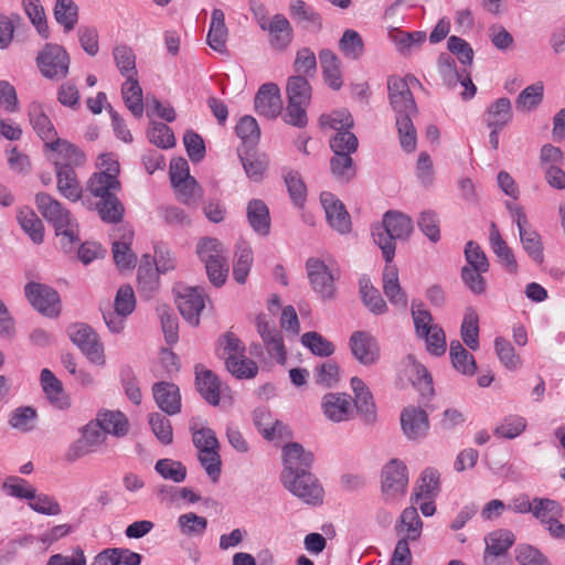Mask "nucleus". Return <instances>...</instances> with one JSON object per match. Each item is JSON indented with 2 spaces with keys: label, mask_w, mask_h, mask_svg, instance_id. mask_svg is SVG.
Wrapping results in <instances>:
<instances>
[{
  "label": "nucleus",
  "mask_w": 565,
  "mask_h": 565,
  "mask_svg": "<svg viewBox=\"0 0 565 565\" xmlns=\"http://www.w3.org/2000/svg\"><path fill=\"white\" fill-rule=\"evenodd\" d=\"M247 220L252 228L259 235L266 236L270 231L269 210L264 201L254 199L247 204Z\"/></svg>",
  "instance_id": "36"
},
{
  "label": "nucleus",
  "mask_w": 565,
  "mask_h": 565,
  "mask_svg": "<svg viewBox=\"0 0 565 565\" xmlns=\"http://www.w3.org/2000/svg\"><path fill=\"white\" fill-rule=\"evenodd\" d=\"M152 395L157 406L167 415L181 412V394L179 387L171 382H157L152 385Z\"/></svg>",
  "instance_id": "20"
},
{
  "label": "nucleus",
  "mask_w": 565,
  "mask_h": 565,
  "mask_svg": "<svg viewBox=\"0 0 565 565\" xmlns=\"http://www.w3.org/2000/svg\"><path fill=\"white\" fill-rule=\"evenodd\" d=\"M256 327L269 355L275 358L279 364H285L287 354L279 331L270 327L265 315H259L256 318Z\"/></svg>",
  "instance_id": "21"
},
{
  "label": "nucleus",
  "mask_w": 565,
  "mask_h": 565,
  "mask_svg": "<svg viewBox=\"0 0 565 565\" xmlns=\"http://www.w3.org/2000/svg\"><path fill=\"white\" fill-rule=\"evenodd\" d=\"M72 342L94 364L104 365L105 354L103 343L97 333L85 323H75L68 328Z\"/></svg>",
  "instance_id": "8"
},
{
  "label": "nucleus",
  "mask_w": 565,
  "mask_h": 565,
  "mask_svg": "<svg viewBox=\"0 0 565 565\" xmlns=\"http://www.w3.org/2000/svg\"><path fill=\"white\" fill-rule=\"evenodd\" d=\"M54 19L65 32L72 31L78 21V7L73 0H56L53 9Z\"/></svg>",
  "instance_id": "45"
},
{
  "label": "nucleus",
  "mask_w": 565,
  "mask_h": 565,
  "mask_svg": "<svg viewBox=\"0 0 565 565\" xmlns=\"http://www.w3.org/2000/svg\"><path fill=\"white\" fill-rule=\"evenodd\" d=\"M178 309L183 319L193 327L200 323V313L205 307L203 289L191 287L184 289L177 299Z\"/></svg>",
  "instance_id": "16"
},
{
  "label": "nucleus",
  "mask_w": 565,
  "mask_h": 565,
  "mask_svg": "<svg viewBox=\"0 0 565 565\" xmlns=\"http://www.w3.org/2000/svg\"><path fill=\"white\" fill-rule=\"evenodd\" d=\"M449 355L452 366L465 375H473L477 369L476 360L458 340L450 342Z\"/></svg>",
  "instance_id": "42"
},
{
  "label": "nucleus",
  "mask_w": 565,
  "mask_h": 565,
  "mask_svg": "<svg viewBox=\"0 0 565 565\" xmlns=\"http://www.w3.org/2000/svg\"><path fill=\"white\" fill-rule=\"evenodd\" d=\"M40 380L46 398L55 408L66 409L70 407V398L64 392L62 382L49 369L41 371Z\"/></svg>",
  "instance_id": "27"
},
{
  "label": "nucleus",
  "mask_w": 565,
  "mask_h": 565,
  "mask_svg": "<svg viewBox=\"0 0 565 565\" xmlns=\"http://www.w3.org/2000/svg\"><path fill=\"white\" fill-rule=\"evenodd\" d=\"M121 94L127 108L135 117L140 118L143 114L142 89L134 76L127 77Z\"/></svg>",
  "instance_id": "40"
},
{
  "label": "nucleus",
  "mask_w": 565,
  "mask_h": 565,
  "mask_svg": "<svg viewBox=\"0 0 565 565\" xmlns=\"http://www.w3.org/2000/svg\"><path fill=\"white\" fill-rule=\"evenodd\" d=\"M154 470L163 479L175 483L183 482L186 478V467L181 461L169 458L159 459L154 465Z\"/></svg>",
  "instance_id": "54"
},
{
  "label": "nucleus",
  "mask_w": 565,
  "mask_h": 565,
  "mask_svg": "<svg viewBox=\"0 0 565 565\" xmlns=\"http://www.w3.org/2000/svg\"><path fill=\"white\" fill-rule=\"evenodd\" d=\"M409 82L419 84L414 76L390 77L387 82L388 99L396 114V120L401 117L413 118L417 114V106L409 88Z\"/></svg>",
  "instance_id": "7"
},
{
  "label": "nucleus",
  "mask_w": 565,
  "mask_h": 565,
  "mask_svg": "<svg viewBox=\"0 0 565 565\" xmlns=\"http://www.w3.org/2000/svg\"><path fill=\"white\" fill-rule=\"evenodd\" d=\"M264 31L269 33L270 44L277 50L286 49L292 40L291 25L282 14L274 15Z\"/></svg>",
  "instance_id": "37"
},
{
  "label": "nucleus",
  "mask_w": 565,
  "mask_h": 565,
  "mask_svg": "<svg viewBox=\"0 0 565 565\" xmlns=\"http://www.w3.org/2000/svg\"><path fill=\"white\" fill-rule=\"evenodd\" d=\"M513 118L511 100L501 97L493 102L484 114V122L488 128L503 129Z\"/></svg>",
  "instance_id": "31"
},
{
  "label": "nucleus",
  "mask_w": 565,
  "mask_h": 565,
  "mask_svg": "<svg viewBox=\"0 0 565 565\" xmlns=\"http://www.w3.org/2000/svg\"><path fill=\"white\" fill-rule=\"evenodd\" d=\"M286 92L288 100H295V103L307 105L310 104L311 86L305 76H290L287 82Z\"/></svg>",
  "instance_id": "51"
},
{
  "label": "nucleus",
  "mask_w": 565,
  "mask_h": 565,
  "mask_svg": "<svg viewBox=\"0 0 565 565\" xmlns=\"http://www.w3.org/2000/svg\"><path fill=\"white\" fill-rule=\"evenodd\" d=\"M308 278L312 289L323 299L334 298V278L328 266L317 258H310L306 264Z\"/></svg>",
  "instance_id": "13"
},
{
  "label": "nucleus",
  "mask_w": 565,
  "mask_h": 565,
  "mask_svg": "<svg viewBox=\"0 0 565 565\" xmlns=\"http://www.w3.org/2000/svg\"><path fill=\"white\" fill-rule=\"evenodd\" d=\"M408 470L406 465L398 460H390L382 470V498L386 503L394 504L401 501L407 491Z\"/></svg>",
  "instance_id": "6"
},
{
  "label": "nucleus",
  "mask_w": 565,
  "mask_h": 565,
  "mask_svg": "<svg viewBox=\"0 0 565 565\" xmlns=\"http://www.w3.org/2000/svg\"><path fill=\"white\" fill-rule=\"evenodd\" d=\"M143 258L145 263L140 264L138 268V286L147 296H150L158 288L159 271L157 268L152 267L150 257L148 255H146Z\"/></svg>",
  "instance_id": "59"
},
{
  "label": "nucleus",
  "mask_w": 565,
  "mask_h": 565,
  "mask_svg": "<svg viewBox=\"0 0 565 565\" xmlns=\"http://www.w3.org/2000/svg\"><path fill=\"white\" fill-rule=\"evenodd\" d=\"M413 230V220L398 211H387L382 222L372 227L373 241L381 248L386 263H391L395 256V242L408 239Z\"/></svg>",
  "instance_id": "2"
},
{
  "label": "nucleus",
  "mask_w": 565,
  "mask_h": 565,
  "mask_svg": "<svg viewBox=\"0 0 565 565\" xmlns=\"http://www.w3.org/2000/svg\"><path fill=\"white\" fill-rule=\"evenodd\" d=\"M172 185L177 191L179 201L183 204H194L202 198V188L193 177L184 179L180 181V183L177 182Z\"/></svg>",
  "instance_id": "64"
},
{
  "label": "nucleus",
  "mask_w": 565,
  "mask_h": 565,
  "mask_svg": "<svg viewBox=\"0 0 565 565\" xmlns=\"http://www.w3.org/2000/svg\"><path fill=\"white\" fill-rule=\"evenodd\" d=\"M35 204L42 216L53 225L56 236L61 237L63 249L72 250L74 244L79 242V237L78 224L71 212L45 192L36 194Z\"/></svg>",
  "instance_id": "1"
},
{
  "label": "nucleus",
  "mask_w": 565,
  "mask_h": 565,
  "mask_svg": "<svg viewBox=\"0 0 565 565\" xmlns=\"http://www.w3.org/2000/svg\"><path fill=\"white\" fill-rule=\"evenodd\" d=\"M253 265V252L246 243L236 245L233 263V277L238 284H245Z\"/></svg>",
  "instance_id": "43"
},
{
  "label": "nucleus",
  "mask_w": 565,
  "mask_h": 565,
  "mask_svg": "<svg viewBox=\"0 0 565 565\" xmlns=\"http://www.w3.org/2000/svg\"><path fill=\"white\" fill-rule=\"evenodd\" d=\"M514 543V535L509 530H498L486 537V550L504 555Z\"/></svg>",
  "instance_id": "63"
},
{
  "label": "nucleus",
  "mask_w": 565,
  "mask_h": 565,
  "mask_svg": "<svg viewBox=\"0 0 565 565\" xmlns=\"http://www.w3.org/2000/svg\"><path fill=\"white\" fill-rule=\"evenodd\" d=\"M332 175L340 182H349L355 175L351 154L334 153L330 160Z\"/></svg>",
  "instance_id": "56"
},
{
  "label": "nucleus",
  "mask_w": 565,
  "mask_h": 565,
  "mask_svg": "<svg viewBox=\"0 0 565 565\" xmlns=\"http://www.w3.org/2000/svg\"><path fill=\"white\" fill-rule=\"evenodd\" d=\"M319 60L326 83L334 90L340 89L343 82L339 57L331 50L323 49L319 53Z\"/></svg>",
  "instance_id": "33"
},
{
  "label": "nucleus",
  "mask_w": 565,
  "mask_h": 565,
  "mask_svg": "<svg viewBox=\"0 0 565 565\" xmlns=\"http://www.w3.org/2000/svg\"><path fill=\"white\" fill-rule=\"evenodd\" d=\"M38 420L36 409L31 406H20L12 411L9 425L21 431L29 433L35 428Z\"/></svg>",
  "instance_id": "50"
},
{
  "label": "nucleus",
  "mask_w": 565,
  "mask_h": 565,
  "mask_svg": "<svg viewBox=\"0 0 565 565\" xmlns=\"http://www.w3.org/2000/svg\"><path fill=\"white\" fill-rule=\"evenodd\" d=\"M106 440V434L99 426L96 419L89 422L83 428L82 438L77 439L67 451V459L75 461L78 458L86 456L96 450L98 446Z\"/></svg>",
  "instance_id": "12"
},
{
  "label": "nucleus",
  "mask_w": 565,
  "mask_h": 565,
  "mask_svg": "<svg viewBox=\"0 0 565 565\" xmlns=\"http://www.w3.org/2000/svg\"><path fill=\"white\" fill-rule=\"evenodd\" d=\"M181 534L190 537L201 536L207 527V520L194 512L183 513L178 518Z\"/></svg>",
  "instance_id": "53"
},
{
  "label": "nucleus",
  "mask_w": 565,
  "mask_h": 565,
  "mask_svg": "<svg viewBox=\"0 0 565 565\" xmlns=\"http://www.w3.org/2000/svg\"><path fill=\"white\" fill-rule=\"evenodd\" d=\"M198 459L205 470L206 475L212 482H217L221 477L222 460L220 456V448L210 450H202L198 455Z\"/></svg>",
  "instance_id": "62"
},
{
  "label": "nucleus",
  "mask_w": 565,
  "mask_h": 565,
  "mask_svg": "<svg viewBox=\"0 0 565 565\" xmlns=\"http://www.w3.org/2000/svg\"><path fill=\"white\" fill-rule=\"evenodd\" d=\"M45 148L56 153L54 161H61V166H81L85 161L84 153L73 143L67 140L60 139L56 137L52 140L51 145H46Z\"/></svg>",
  "instance_id": "35"
},
{
  "label": "nucleus",
  "mask_w": 565,
  "mask_h": 565,
  "mask_svg": "<svg viewBox=\"0 0 565 565\" xmlns=\"http://www.w3.org/2000/svg\"><path fill=\"white\" fill-rule=\"evenodd\" d=\"M61 161H54L57 190L65 199L76 202L82 198V185L72 167L61 166Z\"/></svg>",
  "instance_id": "25"
},
{
  "label": "nucleus",
  "mask_w": 565,
  "mask_h": 565,
  "mask_svg": "<svg viewBox=\"0 0 565 565\" xmlns=\"http://www.w3.org/2000/svg\"><path fill=\"white\" fill-rule=\"evenodd\" d=\"M544 96V85L536 82L525 87L515 99V107L521 113H529L539 107Z\"/></svg>",
  "instance_id": "46"
},
{
  "label": "nucleus",
  "mask_w": 565,
  "mask_h": 565,
  "mask_svg": "<svg viewBox=\"0 0 565 565\" xmlns=\"http://www.w3.org/2000/svg\"><path fill=\"white\" fill-rule=\"evenodd\" d=\"M383 291L392 306L405 310L408 305L407 295L398 281V270L394 265L386 263L383 270Z\"/></svg>",
  "instance_id": "24"
},
{
  "label": "nucleus",
  "mask_w": 565,
  "mask_h": 565,
  "mask_svg": "<svg viewBox=\"0 0 565 565\" xmlns=\"http://www.w3.org/2000/svg\"><path fill=\"white\" fill-rule=\"evenodd\" d=\"M227 28L225 17L221 9H214L211 14V23L207 33V44L216 52L226 50Z\"/></svg>",
  "instance_id": "38"
},
{
  "label": "nucleus",
  "mask_w": 565,
  "mask_h": 565,
  "mask_svg": "<svg viewBox=\"0 0 565 565\" xmlns=\"http://www.w3.org/2000/svg\"><path fill=\"white\" fill-rule=\"evenodd\" d=\"M562 513L563 509L557 501L547 498L533 499L532 514L543 524L553 518H561Z\"/></svg>",
  "instance_id": "58"
},
{
  "label": "nucleus",
  "mask_w": 565,
  "mask_h": 565,
  "mask_svg": "<svg viewBox=\"0 0 565 565\" xmlns=\"http://www.w3.org/2000/svg\"><path fill=\"white\" fill-rule=\"evenodd\" d=\"M256 111L266 118H276L282 110V99L279 87L267 83L259 87L255 96Z\"/></svg>",
  "instance_id": "19"
},
{
  "label": "nucleus",
  "mask_w": 565,
  "mask_h": 565,
  "mask_svg": "<svg viewBox=\"0 0 565 565\" xmlns=\"http://www.w3.org/2000/svg\"><path fill=\"white\" fill-rule=\"evenodd\" d=\"M321 407L329 420L344 422L352 414V398L345 393H328L322 397Z\"/></svg>",
  "instance_id": "23"
},
{
  "label": "nucleus",
  "mask_w": 565,
  "mask_h": 565,
  "mask_svg": "<svg viewBox=\"0 0 565 565\" xmlns=\"http://www.w3.org/2000/svg\"><path fill=\"white\" fill-rule=\"evenodd\" d=\"M479 317L472 308L465 312L460 334L463 343L471 350L479 348Z\"/></svg>",
  "instance_id": "48"
},
{
  "label": "nucleus",
  "mask_w": 565,
  "mask_h": 565,
  "mask_svg": "<svg viewBox=\"0 0 565 565\" xmlns=\"http://www.w3.org/2000/svg\"><path fill=\"white\" fill-rule=\"evenodd\" d=\"M359 291L364 306L374 315H383L387 311V305L380 291L372 285L366 276L359 279Z\"/></svg>",
  "instance_id": "39"
},
{
  "label": "nucleus",
  "mask_w": 565,
  "mask_h": 565,
  "mask_svg": "<svg viewBox=\"0 0 565 565\" xmlns=\"http://www.w3.org/2000/svg\"><path fill=\"white\" fill-rule=\"evenodd\" d=\"M507 207L518 226L522 248L534 263L541 265L544 262V246L541 235L533 228L520 205L508 203Z\"/></svg>",
  "instance_id": "5"
},
{
  "label": "nucleus",
  "mask_w": 565,
  "mask_h": 565,
  "mask_svg": "<svg viewBox=\"0 0 565 565\" xmlns=\"http://www.w3.org/2000/svg\"><path fill=\"white\" fill-rule=\"evenodd\" d=\"M17 218L33 243L40 244L43 242L44 226L33 210L30 207L20 209Z\"/></svg>",
  "instance_id": "41"
},
{
  "label": "nucleus",
  "mask_w": 565,
  "mask_h": 565,
  "mask_svg": "<svg viewBox=\"0 0 565 565\" xmlns=\"http://www.w3.org/2000/svg\"><path fill=\"white\" fill-rule=\"evenodd\" d=\"M395 532L399 539L414 542L419 540L423 532V521L415 507L405 508L395 524Z\"/></svg>",
  "instance_id": "28"
},
{
  "label": "nucleus",
  "mask_w": 565,
  "mask_h": 565,
  "mask_svg": "<svg viewBox=\"0 0 565 565\" xmlns=\"http://www.w3.org/2000/svg\"><path fill=\"white\" fill-rule=\"evenodd\" d=\"M411 313L417 338L422 334H427L433 327L437 326V323H434L431 313L424 307L422 301L413 300Z\"/></svg>",
  "instance_id": "55"
},
{
  "label": "nucleus",
  "mask_w": 565,
  "mask_h": 565,
  "mask_svg": "<svg viewBox=\"0 0 565 565\" xmlns=\"http://www.w3.org/2000/svg\"><path fill=\"white\" fill-rule=\"evenodd\" d=\"M301 343L315 355L327 358L334 353L333 343L316 331L303 333L301 335Z\"/></svg>",
  "instance_id": "57"
},
{
  "label": "nucleus",
  "mask_w": 565,
  "mask_h": 565,
  "mask_svg": "<svg viewBox=\"0 0 565 565\" xmlns=\"http://www.w3.org/2000/svg\"><path fill=\"white\" fill-rule=\"evenodd\" d=\"M226 370L236 379H254L258 373L257 364L245 356V353L237 356L225 358Z\"/></svg>",
  "instance_id": "47"
},
{
  "label": "nucleus",
  "mask_w": 565,
  "mask_h": 565,
  "mask_svg": "<svg viewBox=\"0 0 565 565\" xmlns=\"http://www.w3.org/2000/svg\"><path fill=\"white\" fill-rule=\"evenodd\" d=\"M24 295L30 305L42 315L54 318L60 315V296L52 287L40 282H28Z\"/></svg>",
  "instance_id": "10"
},
{
  "label": "nucleus",
  "mask_w": 565,
  "mask_h": 565,
  "mask_svg": "<svg viewBox=\"0 0 565 565\" xmlns=\"http://www.w3.org/2000/svg\"><path fill=\"white\" fill-rule=\"evenodd\" d=\"M490 246L498 257L500 265L510 274H516L519 265L513 250L508 246L507 242L502 238L495 223H491Z\"/></svg>",
  "instance_id": "29"
},
{
  "label": "nucleus",
  "mask_w": 565,
  "mask_h": 565,
  "mask_svg": "<svg viewBox=\"0 0 565 565\" xmlns=\"http://www.w3.org/2000/svg\"><path fill=\"white\" fill-rule=\"evenodd\" d=\"M113 243V256L118 268L129 269L136 264V255L130 249L134 232L127 226L116 230Z\"/></svg>",
  "instance_id": "22"
},
{
  "label": "nucleus",
  "mask_w": 565,
  "mask_h": 565,
  "mask_svg": "<svg viewBox=\"0 0 565 565\" xmlns=\"http://www.w3.org/2000/svg\"><path fill=\"white\" fill-rule=\"evenodd\" d=\"M196 386L202 397L211 405L220 403V382L212 371L201 366L195 367Z\"/></svg>",
  "instance_id": "32"
},
{
  "label": "nucleus",
  "mask_w": 565,
  "mask_h": 565,
  "mask_svg": "<svg viewBox=\"0 0 565 565\" xmlns=\"http://www.w3.org/2000/svg\"><path fill=\"white\" fill-rule=\"evenodd\" d=\"M87 189L95 198H106L120 190V182L117 178L105 173H94L87 183Z\"/></svg>",
  "instance_id": "44"
},
{
  "label": "nucleus",
  "mask_w": 565,
  "mask_h": 565,
  "mask_svg": "<svg viewBox=\"0 0 565 565\" xmlns=\"http://www.w3.org/2000/svg\"><path fill=\"white\" fill-rule=\"evenodd\" d=\"M96 422L104 433L116 437H124L129 430V423L126 415L119 411H100L97 413Z\"/></svg>",
  "instance_id": "34"
},
{
  "label": "nucleus",
  "mask_w": 565,
  "mask_h": 565,
  "mask_svg": "<svg viewBox=\"0 0 565 565\" xmlns=\"http://www.w3.org/2000/svg\"><path fill=\"white\" fill-rule=\"evenodd\" d=\"M350 384L354 394L353 402L361 419L366 425L375 424L377 420L376 405L369 386L358 376H353Z\"/></svg>",
  "instance_id": "15"
},
{
  "label": "nucleus",
  "mask_w": 565,
  "mask_h": 565,
  "mask_svg": "<svg viewBox=\"0 0 565 565\" xmlns=\"http://www.w3.org/2000/svg\"><path fill=\"white\" fill-rule=\"evenodd\" d=\"M113 56L121 75L128 77L136 74V56L131 47L126 44L116 45Z\"/></svg>",
  "instance_id": "60"
},
{
  "label": "nucleus",
  "mask_w": 565,
  "mask_h": 565,
  "mask_svg": "<svg viewBox=\"0 0 565 565\" xmlns=\"http://www.w3.org/2000/svg\"><path fill=\"white\" fill-rule=\"evenodd\" d=\"M199 258L205 265L207 278L215 287L225 284L228 276L227 250L216 238L204 237L196 246Z\"/></svg>",
  "instance_id": "3"
},
{
  "label": "nucleus",
  "mask_w": 565,
  "mask_h": 565,
  "mask_svg": "<svg viewBox=\"0 0 565 565\" xmlns=\"http://www.w3.org/2000/svg\"><path fill=\"white\" fill-rule=\"evenodd\" d=\"M96 207L104 222L118 223L122 220L125 209L116 193L100 199L96 203Z\"/></svg>",
  "instance_id": "49"
},
{
  "label": "nucleus",
  "mask_w": 565,
  "mask_h": 565,
  "mask_svg": "<svg viewBox=\"0 0 565 565\" xmlns=\"http://www.w3.org/2000/svg\"><path fill=\"white\" fill-rule=\"evenodd\" d=\"M349 348L354 359L364 366H371L379 362L381 350L379 342L367 331H354L349 339Z\"/></svg>",
  "instance_id": "11"
},
{
  "label": "nucleus",
  "mask_w": 565,
  "mask_h": 565,
  "mask_svg": "<svg viewBox=\"0 0 565 565\" xmlns=\"http://www.w3.org/2000/svg\"><path fill=\"white\" fill-rule=\"evenodd\" d=\"M339 49L347 57L356 60L363 54V40L356 31L348 29L339 41Z\"/></svg>",
  "instance_id": "61"
},
{
  "label": "nucleus",
  "mask_w": 565,
  "mask_h": 565,
  "mask_svg": "<svg viewBox=\"0 0 565 565\" xmlns=\"http://www.w3.org/2000/svg\"><path fill=\"white\" fill-rule=\"evenodd\" d=\"M440 491V473L435 468H426L416 483L411 500L419 503L423 499H436Z\"/></svg>",
  "instance_id": "30"
},
{
  "label": "nucleus",
  "mask_w": 565,
  "mask_h": 565,
  "mask_svg": "<svg viewBox=\"0 0 565 565\" xmlns=\"http://www.w3.org/2000/svg\"><path fill=\"white\" fill-rule=\"evenodd\" d=\"M280 481L286 490L307 504L318 505L323 501V488L309 470L280 476Z\"/></svg>",
  "instance_id": "4"
},
{
  "label": "nucleus",
  "mask_w": 565,
  "mask_h": 565,
  "mask_svg": "<svg viewBox=\"0 0 565 565\" xmlns=\"http://www.w3.org/2000/svg\"><path fill=\"white\" fill-rule=\"evenodd\" d=\"M320 201L326 213L328 224L338 233L347 234L351 231V217L344 204L330 192H323Z\"/></svg>",
  "instance_id": "14"
},
{
  "label": "nucleus",
  "mask_w": 565,
  "mask_h": 565,
  "mask_svg": "<svg viewBox=\"0 0 565 565\" xmlns=\"http://www.w3.org/2000/svg\"><path fill=\"white\" fill-rule=\"evenodd\" d=\"M401 426L409 440L424 438L429 429L427 413L417 406H407L401 413Z\"/></svg>",
  "instance_id": "17"
},
{
  "label": "nucleus",
  "mask_w": 565,
  "mask_h": 565,
  "mask_svg": "<svg viewBox=\"0 0 565 565\" xmlns=\"http://www.w3.org/2000/svg\"><path fill=\"white\" fill-rule=\"evenodd\" d=\"M28 116L33 130L43 140L44 146L51 145L52 140L57 137V132L43 106L38 102H32L29 105Z\"/></svg>",
  "instance_id": "26"
},
{
  "label": "nucleus",
  "mask_w": 565,
  "mask_h": 565,
  "mask_svg": "<svg viewBox=\"0 0 565 565\" xmlns=\"http://www.w3.org/2000/svg\"><path fill=\"white\" fill-rule=\"evenodd\" d=\"M282 465L280 476L295 473L301 470H309L313 462V454L306 450L302 445L298 443H289L282 447Z\"/></svg>",
  "instance_id": "18"
},
{
  "label": "nucleus",
  "mask_w": 565,
  "mask_h": 565,
  "mask_svg": "<svg viewBox=\"0 0 565 565\" xmlns=\"http://www.w3.org/2000/svg\"><path fill=\"white\" fill-rule=\"evenodd\" d=\"M38 66L43 76L51 79L64 78L68 73L70 55L57 44H46L38 55Z\"/></svg>",
  "instance_id": "9"
},
{
  "label": "nucleus",
  "mask_w": 565,
  "mask_h": 565,
  "mask_svg": "<svg viewBox=\"0 0 565 565\" xmlns=\"http://www.w3.org/2000/svg\"><path fill=\"white\" fill-rule=\"evenodd\" d=\"M23 9L31 23L35 26L38 33L44 38H49V26L43 6L40 0H23Z\"/></svg>",
  "instance_id": "52"
}]
</instances>
